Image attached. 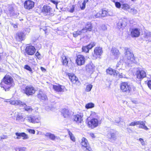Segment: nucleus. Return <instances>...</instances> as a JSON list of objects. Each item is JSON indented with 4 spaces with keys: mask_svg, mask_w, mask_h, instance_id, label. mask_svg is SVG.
I'll list each match as a JSON object with an SVG mask.
<instances>
[{
    "mask_svg": "<svg viewBox=\"0 0 151 151\" xmlns=\"http://www.w3.org/2000/svg\"><path fill=\"white\" fill-rule=\"evenodd\" d=\"M116 132L113 129H109L107 132L106 137L111 141H115L117 138Z\"/></svg>",
    "mask_w": 151,
    "mask_h": 151,
    "instance_id": "nucleus-4",
    "label": "nucleus"
},
{
    "mask_svg": "<svg viewBox=\"0 0 151 151\" xmlns=\"http://www.w3.org/2000/svg\"><path fill=\"white\" fill-rule=\"evenodd\" d=\"M62 114L65 118H67L69 115V112L68 109H63L62 111Z\"/></svg>",
    "mask_w": 151,
    "mask_h": 151,
    "instance_id": "nucleus-26",
    "label": "nucleus"
},
{
    "mask_svg": "<svg viewBox=\"0 0 151 151\" xmlns=\"http://www.w3.org/2000/svg\"><path fill=\"white\" fill-rule=\"evenodd\" d=\"M111 51L113 55L116 57L119 55L120 54L119 50L115 47L112 48Z\"/></svg>",
    "mask_w": 151,
    "mask_h": 151,
    "instance_id": "nucleus-28",
    "label": "nucleus"
},
{
    "mask_svg": "<svg viewBox=\"0 0 151 151\" xmlns=\"http://www.w3.org/2000/svg\"><path fill=\"white\" fill-rule=\"evenodd\" d=\"M131 35L133 37H138L140 34V30L138 28H134L130 30Z\"/></svg>",
    "mask_w": 151,
    "mask_h": 151,
    "instance_id": "nucleus-15",
    "label": "nucleus"
},
{
    "mask_svg": "<svg viewBox=\"0 0 151 151\" xmlns=\"http://www.w3.org/2000/svg\"><path fill=\"white\" fill-rule=\"evenodd\" d=\"M115 3V6L116 7L118 8H120L121 6V4L119 2H114Z\"/></svg>",
    "mask_w": 151,
    "mask_h": 151,
    "instance_id": "nucleus-45",
    "label": "nucleus"
},
{
    "mask_svg": "<svg viewBox=\"0 0 151 151\" xmlns=\"http://www.w3.org/2000/svg\"><path fill=\"white\" fill-rule=\"evenodd\" d=\"M1 139H6L8 138V136L6 135H3L0 136Z\"/></svg>",
    "mask_w": 151,
    "mask_h": 151,
    "instance_id": "nucleus-50",
    "label": "nucleus"
},
{
    "mask_svg": "<svg viewBox=\"0 0 151 151\" xmlns=\"http://www.w3.org/2000/svg\"><path fill=\"white\" fill-rule=\"evenodd\" d=\"M144 37L146 41H151V32L149 31L145 32Z\"/></svg>",
    "mask_w": 151,
    "mask_h": 151,
    "instance_id": "nucleus-23",
    "label": "nucleus"
},
{
    "mask_svg": "<svg viewBox=\"0 0 151 151\" xmlns=\"http://www.w3.org/2000/svg\"><path fill=\"white\" fill-rule=\"evenodd\" d=\"M99 120L98 117L93 118L88 122V125L89 127L93 129L98 126Z\"/></svg>",
    "mask_w": 151,
    "mask_h": 151,
    "instance_id": "nucleus-8",
    "label": "nucleus"
},
{
    "mask_svg": "<svg viewBox=\"0 0 151 151\" xmlns=\"http://www.w3.org/2000/svg\"><path fill=\"white\" fill-rule=\"evenodd\" d=\"M81 144L83 147V149H84L86 151H91V148L89 147L88 140L86 138L84 137L82 138Z\"/></svg>",
    "mask_w": 151,
    "mask_h": 151,
    "instance_id": "nucleus-10",
    "label": "nucleus"
},
{
    "mask_svg": "<svg viewBox=\"0 0 151 151\" xmlns=\"http://www.w3.org/2000/svg\"><path fill=\"white\" fill-rule=\"evenodd\" d=\"M16 135L17 136L16 138L18 139V137H19V133L18 132L16 133Z\"/></svg>",
    "mask_w": 151,
    "mask_h": 151,
    "instance_id": "nucleus-64",
    "label": "nucleus"
},
{
    "mask_svg": "<svg viewBox=\"0 0 151 151\" xmlns=\"http://www.w3.org/2000/svg\"><path fill=\"white\" fill-rule=\"evenodd\" d=\"M51 2L54 4H55L56 5V7L57 8V6L58 4V2L57 1H56L54 0H51Z\"/></svg>",
    "mask_w": 151,
    "mask_h": 151,
    "instance_id": "nucleus-49",
    "label": "nucleus"
},
{
    "mask_svg": "<svg viewBox=\"0 0 151 151\" xmlns=\"http://www.w3.org/2000/svg\"><path fill=\"white\" fill-rule=\"evenodd\" d=\"M141 123V124H140L139 127V128L143 129L146 130H147L149 129L145 125V124L142 121Z\"/></svg>",
    "mask_w": 151,
    "mask_h": 151,
    "instance_id": "nucleus-32",
    "label": "nucleus"
},
{
    "mask_svg": "<svg viewBox=\"0 0 151 151\" xmlns=\"http://www.w3.org/2000/svg\"><path fill=\"white\" fill-rule=\"evenodd\" d=\"M86 31L84 29H81V30H78L76 32H74L73 33V36L74 37H77L78 35H80L83 33H86Z\"/></svg>",
    "mask_w": 151,
    "mask_h": 151,
    "instance_id": "nucleus-25",
    "label": "nucleus"
},
{
    "mask_svg": "<svg viewBox=\"0 0 151 151\" xmlns=\"http://www.w3.org/2000/svg\"><path fill=\"white\" fill-rule=\"evenodd\" d=\"M103 52L102 49L100 47H96L94 49L93 53L92 54V58L95 60L99 58Z\"/></svg>",
    "mask_w": 151,
    "mask_h": 151,
    "instance_id": "nucleus-5",
    "label": "nucleus"
},
{
    "mask_svg": "<svg viewBox=\"0 0 151 151\" xmlns=\"http://www.w3.org/2000/svg\"><path fill=\"white\" fill-rule=\"evenodd\" d=\"M46 136L48 137L50 139L52 140H54L55 138L58 139V137L55 136L54 134L51 133H47L46 134Z\"/></svg>",
    "mask_w": 151,
    "mask_h": 151,
    "instance_id": "nucleus-29",
    "label": "nucleus"
},
{
    "mask_svg": "<svg viewBox=\"0 0 151 151\" xmlns=\"http://www.w3.org/2000/svg\"><path fill=\"white\" fill-rule=\"evenodd\" d=\"M139 141L141 142L142 145H143L145 144V143L142 139L140 138L139 139Z\"/></svg>",
    "mask_w": 151,
    "mask_h": 151,
    "instance_id": "nucleus-57",
    "label": "nucleus"
},
{
    "mask_svg": "<svg viewBox=\"0 0 151 151\" xmlns=\"http://www.w3.org/2000/svg\"><path fill=\"white\" fill-rule=\"evenodd\" d=\"M96 45V43L95 42H91L88 45L86 46L88 47V50L91 49L94 46Z\"/></svg>",
    "mask_w": 151,
    "mask_h": 151,
    "instance_id": "nucleus-38",
    "label": "nucleus"
},
{
    "mask_svg": "<svg viewBox=\"0 0 151 151\" xmlns=\"http://www.w3.org/2000/svg\"><path fill=\"white\" fill-rule=\"evenodd\" d=\"M44 13L46 15H52L53 14V11L51 7L48 6H44L42 9Z\"/></svg>",
    "mask_w": 151,
    "mask_h": 151,
    "instance_id": "nucleus-11",
    "label": "nucleus"
},
{
    "mask_svg": "<svg viewBox=\"0 0 151 151\" xmlns=\"http://www.w3.org/2000/svg\"><path fill=\"white\" fill-rule=\"evenodd\" d=\"M68 133L70 137V139L73 141L75 142V138L73 134L72 133L70 132L69 130H68Z\"/></svg>",
    "mask_w": 151,
    "mask_h": 151,
    "instance_id": "nucleus-34",
    "label": "nucleus"
},
{
    "mask_svg": "<svg viewBox=\"0 0 151 151\" xmlns=\"http://www.w3.org/2000/svg\"><path fill=\"white\" fill-rule=\"evenodd\" d=\"M127 25L126 20L125 19H120L117 24V27L119 29H123Z\"/></svg>",
    "mask_w": 151,
    "mask_h": 151,
    "instance_id": "nucleus-16",
    "label": "nucleus"
},
{
    "mask_svg": "<svg viewBox=\"0 0 151 151\" xmlns=\"http://www.w3.org/2000/svg\"><path fill=\"white\" fill-rule=\"evenodd\" d=\"M37 96L38 98L40 100H44L47 99V97L45 93L42 91H40L37 94Z\"/></svg>",
    "mask_w": 151,
    "mask_h": 151,
    "instance_id": "nucleus-20",
    "label": "nucleus"
},
{
    "mask_svg": "<svg viewBox=\"0 0 151 151\" xmlns=\"http://www.w3.org/2000/svg\"><path fill=\"white\" fill-rule=\"evenodd\" d=\"M92 24L90 22H88L84 28H83L82 29L85 30L86 31V32L87 31H91L92 30Z\"/></svg>",
    "mask_w": 151,
    "mask_h": 151,
    "instance_id": "nucleus-24",
    "label": "nucleus"
},
{
    "mask_svg": "<svg viewBox=\"0 0 151 151\" xmlns=\"http://www.w3.org/2000/svg\"><path fill=\"white\" fill-rule=\"evenodd\" d=\"M75 8V6L74 5L72 6L71 8L70 9V12L71 13H73L74 11Z\"/></svg>",
    "mask_w": 151,
    "mask_h": 151,
    "instance_id": "nucleus-55",
    "label": "nucleus"
},
{
    "mask_svg": "<svg viewBox=\"0 0 151 151\" xmlns=\"http://www.w3.org/2000/svg\"><path fill=\"white\" fill-rule=\"evenodd\" d=\"M124 57L127 60L125 62L128 64L135 63L134 57L133 53L131 52L130 48L125 47L124 48Z\"/></svg>",
    "mask_w": 151,
    "mask_h": 151,
    "instance_id": "nucleus-2",
    "label": "nucleus"
},
{
    "mask_svg": "<svg viewBox=\"0 0 151 151\" xmlns=\"http://www.w3.org/2000/svg\"><path fill=\"white\" fill-rule=\"evenodd\" d=\"M130 126H134L135 125V122H132L129 125Z\"/></svg>",
    "mask_w": 151,
    "mask_h": 151,
    "instance_id": "nucleus-59",
    "label": "nucleus"
},
{
    "mask_svg": "<svg viewBox=\"0 0 151 151\" xmlns=\"http://www.w3.org/2000/svg\"><path fill=\"white\" fill-rule=\"evenodd\" d=\"M9 102L12 105H14L15 106L18 105L19 101L18 100H12L9 101Z\"/></svg>",
    "mask_w": 151,
    "mask_h": 151,
    "instance_id": "nucleus-36",
    "label": "nucleus"
},
{
    "mask_svg": "<svg viewBox=\"0 0 151 151\" xmlns=\"http://www.w3.org/2000/svg\"><path fill=\"white\" fill-rule=\"evenodd\" d=\"M21 137H22V139H26L29 138L28 136L24 132L19 133V139H21Z\"/></svg>",
    "mask_w": 151,
    "mask_h": 151,
    "instance_id": "nucleus-31",
    "label": "nucleus"
},
{
    "mask_svg": "<svg viewBox=\"0 0 151 151\" xmlns=\"http://www.w3.org/2000/svg\"><path fill=\"white\" fill-rule=\"evenodd\" d=\"M34 6V3L30 0L25 1L24 4V7L27 9H32Z\"/></svg>",
    "mask_w": 151,
    "mask_h": 151,
    "instance_id": "nucleus-17",
    "label": "nucleus"
},
{
    "mask_svg": "<svg viewBox=\"0 0 151 151\" xmlns=\"http://www.w3.org/2000/svg\"><path fill=\"white\" fill-rule=\"evenodd\" d=\"M53 88L55 91L60 92L64 91L65 87L64 86L60 85H53Z\"/></svg>",
    "mask_w": 151,
    "mask_h": 151,
    "instance_id": "nucleus-21",
    "label": "nucleus"
},
{
    "mask_svg": "<svg viewBox=\"0 0 151 151\" xmlns=\"http://www.w3.org/2000/svg\"><path fill=\"white\" fill-rule=\"evenodd\" d=\"M85 59L84 56L82 55H79L76 59V63L78 65H81L84 64Z\"/></svg>",
    "mask_w": 151,
    "mask_h": 151,
    "instance_id": "nucleus-13",
    "label": "nucleus"
},
{
    "mask_svg": "<svg viewBox=\"0 0 151 151\" xmlns=\"http://www.w3.org/2000/svg\"><path fill=\"white\" fill-rule=\"evenodd\" d=\"M26 52L29 55H32L35 52V47L31 45L27 46L25 49Z\"/></svg>",
    "mask_w": 151,
    "mask_h": 151,
    "instance_id": "nucleus-14",
    "label": "nucleus"
},
{
    "mask_svg": "<svg viewBox=\"0 0 151 151\" xmlns=\"http://www.w3.org/2000/svg\"><path fill=\"white\" fill-rule=\"evenodd\" d=\"M40 117L39 116L29 115L27 118V120L29 122L32 123H38L40 122Z\"/></svg>",
    "mask_w": 151,
    "mask_h": 151,
    "instance_id": "nucleus-9",
    "label": "nucleus"
},
{
    "mask_svg": "<svg viewBox=\"0 0 151 151\" xmlns=\"http://www.w3.org/2000/svg\"><path fill=\"white\" fill-rule=\"evenodd\" d=\"M68 76L69 79L73 83V82H75L76 79H77L78 78L74 76L73 74L69 73L68 74Z\"/></svg>",
    "mask_w": 151,
    "mask_h": 151,
    "instance_id": "nucleus-27",
    "label": "nucleus"
},
{
    "mask_svg": "<svg viewBox=\"0 0 151 151\" xmlns=\"http://www.w3.org/2000/svg\"><path fill=\"white\" fill-rule=\"evenodd\" d=\"M82 51L86 53L88 52L89 51L87 46H83L82 47Z\"/></svg>",
    "mask_w": 151,
    "mask_h": 151,
    "instance_id": "nucleus-43",
    "label": "nucleus"
},
{
    "mask_svg": "<svg viewBox=\"0 0 151 151\" xmlns=\"http://www.w3.org/2000/svg\"><path fill=\"white\" fill-rule=\"evenodd\" d=\"M62 62L64 65H67L68 63V60L66 57L64 55H62L61 57Z\"/></svg>",
    "mask_w": 151,
    "mask_h": 151,
    "instance_id": "nucleus-30",
    "label": "nucleus"
},
{
    "mask_svg": "<svg viewBox=\"0 0 151 151\" xmlns=\"http://www.w3.org/2000/svg\"><path fill=\"white\" fill-rule=\"evenodd\" d=\"M22 92L25 93L27 96H29L34 94L35 92V88L32 86H27L24 88L22 89L21 91Z\"/></svg>",
    "mask_w": 151,
    "mask_h": 151,
    "instance_id": "nucleus-3",
    "label": "nucleus"
},
{
    "mask_svg": "<svg viewBox=\"0 0 151 151\" xmlns=\"http://www.w3.org/2000/svg\"><path fill=\"white\" fill-rule=\"evenodd\" d=\"M14 85L12 78L8 75H6L3 79V81L0 84V86L3 88L6 91Z\"/></svg>",
    "mask_w": 151,
    "mask_h": 151,
    "instance_id": "nucleus-1",
    "label": "nucleus"
},
{
    "mask_svg": "<svg viewBox=\"0 0 151 151\" xmlns=\"http://www.w3.org/2000/svg\"><path fill=\"white\" fill-rule=\"evenodd\" d=\"M26 148L24 147H22L19 148V151H25Z\"/></svg>",
    "mask_w": 151,
    "mask_h": 151,
    "instance_id": "nucleus-56",
    "label": "nucleus"
},
{
    "mask_svg": "<svg viewBox=\"0 0 151 151\" xmlns=\"http://www.w3.org/2000/svg\"><path fill=\"white\" fill-rule=\"evenodd\" d=\"M147 85L148 87L151 89V80L147 82Z\"/></svg>",
    "mask_w": 151,
    "mask_h": 151,
    "instance_id": "nucleus-51",
    "label": "nucleus"
},
{
    "mask_svg": "<svg viewBox=\"0 0 151 151\" xmlns=\"http://www.w3.org/2000/svg\"><path fill=\"white\" fill-rule=\"evenodd\" d=\"M73 83L76 84L78 86H79L81 84V83L80 82V81L78 80V78H77V79H76L75 81V82H73Z\"/></svg>",
    "mask_w": 151,
    "mask_h": 151,
    "instance_id": "nucleus-47",
    "label": "nucleus"
},
{
    "mask_svg": "<svg viewBox=\"0 0 151 151\" xmlns=\"http://www.w3.org/2000/svg\"><path fill=\"white\" fill-rule=\"evenodd\" d=\"M86 1H84L82 4L80 6V8L81 10L84 9L86 7Z\"/></svg>",
    "mask_w": 151,
    "mask_h": 151,
    "instance_id": "nucleus-44",
    "label": "nucleus"
},
{
    "mask_svg": "<svg viewBox=\"0 0 151 151\" xmlns=\"http://www.w3.org/2000/svg\"><path fill=\"white\" fill-rule=\"evenodd\" d=\"M90 135L93 138H94L95 137V136H94V134L93 133H91L90 134Z\"/></svg>",
    "mask_w": 151,
    "mask_h": 151,
    "instance_id": "nucleus-61",
    "label": "nucleus"
},
{
    "mask_svg": "<svg viewBox=\"0 0 151 151\" xmlns=\"http://www.w3.org/2000/svg\"><path fill=\"white\" fill-rule=\"evenodd\" d=\"M122 8L124 10H127L129 8V6L127 4H124L122 5Z\"/></svg>",
    "mask_w": 151,
    "mask_h": 151,
    "instance_id": "nucleus-41",
    "label": "nucleus"
},
{
    "mask_svg": "<svg viewBox=\"0 0 151 151\" xmlns=\"http://www.w3.org/2000/svg\"><path fill=\"white\" fill-rule=\"evenodd\" d=\"M134 122H135V125H139L140 124H141V122L142 121H134Z\"/></svg>",
    "mask_w": 151,
    "mask_h": 151,
    "instance_id": "nucleus-58",
    "label": "nucleus"
},
{
    "mask_svg": "<svg viewBox=\"0 0 151 151\" xmlns=\"http://www.w3.org/2000/svg\"><path fill=\"white\" fill-rule=\"evenodd\" d=\"M106 72L107 74L111 75H113L114 76L117 75L118 72H117L116 70H113L111 68H109L106 70Z\"/></svg>",
    "mask_w": 151,
    "mask_h": 151,
    "instance_id": "nucleus-22",
    "label": "nucleus"
},
{
    "mask_svg": "<svg viewBox=\"0 0 151 151\" xmlns=\"http://www.w3.org/2000/svg\"><path fill=\"white\" fill-rule=\"evenodd\" d=\"M101 16V13L98 12L96 13H93L92 15V17L93 18H98Z\"/></svg>",
    "mask_w": 151,
    "mask_h": 151,
    "instance_id": "nucleus-37",
    "label": "nucleus"
},
{
    "mask_svg": "<svg viewBox=\"0 0 151 151\" xmlns=\"http://www.w3.org/2000/svg\"><path fill=\"white\" fill-rule=\"evenodd\" d=\"M40 69L43 72H45L46 71V69L43 67H41Z\"/></svg>",
    "mask_w": 151,
    "mask_h": 151,
    "instance_id": "nucleus-60",
    "label": "nucleus"
},
{
    "mask_svg": "<svg viewBox=\"0 0 151 151\" xmlns=\"http://www.w3.org/2000/svg\"><path fill=\"white\" fill-rule=\"evenodd\" d=\"M121 90L123 92H126L127 93H129L131 90V86L127 82L122 83L120 85Z\"/></svg>",
    "mask_w": 151,
    "mask_h": 151,
    "instance_id": "nucleus-7",
    "label": "nucleus"
},
{
    "mask_svg": "<svg viewBox=\"0 0 151 151\" xmlns=\"http://www.w3.org/2000/svg\"><path fill=\"white\" fill-rule=\"evenodd\" d=\"M24 68L30 71L31 73H32V70L30 67L28 65H26L24 66Z\"/></svg>",
    "mask_w": 151,
    "mask_h": 151,
    "instance_id": "nucleus-42",
    "label": "nucleus"
},
{
    "mask_svg": "<svg viewBox=\"0 0 151 151\" xmlns=\"http://www.w3.org/2000/svg\"><path fill=\"white\" fill-rule=\"evenodd\" d=\"M119 77L120 78H122L124 77V76L122 75V73L121 74H119Z\"/></svg>",
    "mask_w": 151,
    "mask_h": 151,
    "instance_id": "nucleus-62",
    "label": "nucleus"
},
{
    "mask_svg": "<svg viewBox=\"0 0 151 151\" xmlns=\"http://www.w3.org/2000/svg\"><path fill=\"white\" fill-rule=\"evenodd\" d=\"M25 119L24 116H22V115L21 116H19V120L22 122H23L24 121V119Z\"/></svg>",
    "mask_w": 151,
    "mask_h": 151,
    "instance_id": "nucleus-52",
    "label": "nucleus"
},
{
    "mask_svg": "<svg viewBox=\"0 0 151 151\" xmlns=\"http://www.w3.org/2000/svg\"><path fill=\"white\" fill-rule=\"evenodd\" d=\"M99 12L101 13V16L102 17H104L106 16L107 13V12L104 10Z\"/></svg>",
    "mask_w": 151,
    "mask_h": 151,
    "instance_id": "nucleus-40",
    "label": "nucleus"
},
{
    "mask_svg": "<svg viewBox=\"0 0 151 151\" xmlns=\"http://www.w3.org/2000/svg\"><path fill=\"white\" fill-rule=\"evenodd\" d=\"M94 104L92 103H89L86 104L85 107L87 109H89L94 107Z\"/></svg>",
    "mask_w": 151,
    "mask_h": 151,
    "instance_id": "nucleus-35",
    "label": "nucleus"
},
{
    "mask_svg": "<svg viewBox=\"0 0 151 151\" xmlns=\"http://www.w3.org/2000/svg\"><path fill=\"white\" fill-rule=\"evenodd\" d=\"M93 86L91 84L88 85L86 88V91L87 92L90 91L91 89Z\"/></svg>",
    "mask_w": 151,
    "mask_h": 151,
    "instance_id": "nucleus-39",
    "label": "nucleus"
},
{
    "mask_svg": "<svg viewBox=\"0 0 151 151\" xmlns=\"http://www.w3.org/2000/svg\"><path fill=\"white\" fill-rule=\"evenodd\" d=\"M123 62V61L122 60H120V61H119V62L116 65L117 67H119V65L122 64Z\"/></svg>",
    "mask_w": 151,
    "mask_h": 151,
    "instance_id": "nucleus-54",
    "label": "nucleus"
},
{
    "mask_svg": "<svg viewBox=\"0 0 151 151\" xmlns=\"http://www.w3.org/2000/svg\"><path fill=\"white\" fill-rule=\"evenodd\" d=\"M19 41L24 40L25 38V32H21L19 33Z\"/></svg>",
    "mask_w": 151,
    "mask_h": 151,
    "instance_id": "nucleus-33",
    "label": "nucleus"
},
{
    "mask_svg": "<svg viewBox=\"0 0 151 151\" xmlns=\"http://www.w3.org/2000/svg\"><path fill=\"white\" fill-rule=\"evenodd\" d=\"M39 55H40V54L38 52H37L35 54V55L37 57H38Z\"/></svg>",
    "mask_w": 151,
    "mask_h": 151,
    "instance_id": "nucleus-63",
    "label": "nucleus"
},
{
    "mask_svg": "<svg viewBox=\"0 0 151 151\" xmlns=\"http://www.w3.org/2000/svg\"><path fill=\"white\" fill-rule=\"evenodd\" d=\"M91 116L93 117V118H96L97 116H96V115L95 112H93L91 114Z\"/></svg>",
    "mask_w": 151,
    "mask_h": 151,
    "instance_id": "nucleus-48",
    "label": "nucleus"
},
{
    "mask_svg": "<svg viewBox=\"0 0 151 151\" xmlns=\"http://www.w3.org/2000/svg\"><path fill=\"white\" fill-rule=\"evenodd\" d=\"M95 66L92 63L87 65L86 66V70L89 73H92L94 71Z\"/></svg>",
    "mask_w": 151,
    "mask_h": 151,
    "instance_id": "nucleus-19",
    "label": "nucleus"
},
{
    "mask_svg": "<svg viewBox=\"0 0 151 151\" xmlns=\"http://www.w3.org/2000/svg\"><path fill=\"white\" fill-rule=\"evenodd\" d=\"M23 107L25 110L29 113L31 112L32 111V109L29 106H27L25 103L19 101V108Z\"/></svg>",
    "mask_w": 151,
    "mask_h": 151,
    "instance_id": "nucleus-18",
    "label": "nucleus"
},
{
    "mask_svg": "<svg viewBox=\"0 0 151 151\" xmlns=\"http://www.w3.org/2000/svg\"><path fill=\"white\" fill-rule=\"evenodd\" d=\"M131 12L134 15L136 14L137 13V11L134 9H131Z\"/></svg>",
    "mask_w": 151,
    "mask_h": 151,
    "instance_id": "nucleus-46",
    "label": "nucleus"
},
{
    "mask_svg": "<svg viewBox=\"0 0 151 151\" xmlns=\"http://www.w3.org/2000/svg\"><path fill=\"white\" fill-rule=\"evenodd\" d=\"M146 71L143 68H137L136 75L137 78L139 79H141L146 76Z\"/></svg>",
    "mask_w": 151,
    "mask_h": 151,
    "instance_id": "nucleus-6",
    "label": "nucleus"
},
{
    "mask_svg": "<svg viewBox=\"0 0 151 151\" xmlns=\"http://www.w3.org/2000/svg\"><path fill=\"white\" fill-rule=\"evenodd\" d=\"M83 115L81 114L75 115L73 116V119L78 125H81L83 122Z\"/></svg>",
    "mask_w": 151,
    "mask_h": 151,
    "instance_id": "nucleus-12",
    "label": "nucleus"
},
{
    "mask_svg": "<svg viewBox=\"0 0 151 151\" xmlns=\"http://www.w3.org/2000/svg\"><path fill=\"white\" fill-rule=\"evenodd\" d=\"M28 131L29 133L32 134H34L35 132V131L33 129H29L28 130Z\"/></svg>",
    "mask_w": 151,
    "mask_h": 151,
    "instance_id": "nucleus-53",
    "label": "nucleus"
}]
</instances>
